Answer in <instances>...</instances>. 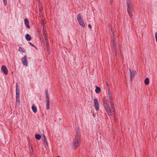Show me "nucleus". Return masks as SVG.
Segmentation results:
<instances>
[{
	"label": "nucleus",
	"instance_id": "nucleus-43",
	"mask_svg": "<svg viewBox=\"0 0 157 157\" xmlns=\"http://www.w3.org/2000/svg\"><path fill=\"white\" fill-rule=\"evenodd\" d=\"M113 0H111V2H113Z\"/></svg>",
	"mask_w": 157,
	"mask_h": 157
},
{
	"label": "nucleus",
	"instance_id": "nucleus-29",
	"mask_svg": "<svg viewBox=\"0 0 157 157\" xmlns=\"http://www.w3.org/2000/svg\"><path fill=\"white\" fill-rule=\"evenodd\" d=\"M155 36L156 41V42L157 43V32L155 33Z\"/></svg>",
	"mask_w": 157,
	"mask_h": 157
},
{
	"label": "nucleus",
	"instance_id": "nucleus-11",
	"mask_svg": "<svg viewBox=\"0 0 157 157\" xmlns=\"http://www.w3.org/2000/svg\"><path fill=\"white\" fill-rule=\"evenodd\" d=\"M24 22L27 28H30L29 22L27 19H25Z\"/></svg>",
	"mask_w": 157,
	"mask_h": 157
},
{
	"label": "nucleus",
	"instance_id": "nucleus-17",
	"mask_svg": "<svg viewBox=\"0 0 157 157\" xmlns=\"http://www.w3.org/2000/svg\"><path fill=\"white\" fill-rule=\"evenodd\" d=\"M149 79L148 78H146L144 80V83L146 85H147L149 84Z\"/></svg>",
	"mask_w": 157,
	"mask_h": 157
},
{
	"label": "nucleus",
	"instance_id": "nucleus-4",
	"mask_svg": "<svg viewBox=\"0 0 157 157\" xmlns=\"http://www.w3.org/2000/svg\"><path fill=\"white\" fill-rule=\"evenodd\" d=\"M77 20L80 25L83 28L85 27V23L82 19V16L80 13H78L77 16Z\"/></svg>",
	"mask_w": 157,
	"mask_h": 157
},
{
	"label": "nucleus",
	"instance_id": "nucleus-20",
	"mask_svg": "<svg viewBox=\"0 0 157 157\" xmlns=\"http://www.w3.org/2000/svg\"><path fill=\"white\" fill-rule=\"evenodd\" d=\"M42 29L44 34H45V35H46V33H47L46 27H43Z\"/></svg>",
	"mask_w": 157,
	"mask_h": 157
},
{
	"label": "nucleus",
	"instance_id": "nucleus-33",
	"mask_svg": "<svg viewBox=\"0 0 157 157\" xmlns=\"http://www.w3.org/2000/svg\"><path fill=\"white\" fill-rule=\"evenodd\" d=\"M29 44H30L31 46H33L35 48H36V49H37V48L35 47L33 44H32L30 42H29Z\"/></svg>",
	"mask_w": 157,
	"mask_h": 157
},
{
	"label": "nucleus",
	"instance_id": "nucleus-12",
	"mask_svg": "<svg viewBox=\"0 0 157 157\" xmlns=\"http://www.w3.org/2000/svg\"><path fill=\"white\" fill-rule=\"evenodd\" d=\"M95 92L97 94H99L101 91V88L97 86H95Z\"/></svg>",
	"mask_w": 157,
	"mask_h": 157
},
{
	"label": "nucleus",
	"instance_id": "nucleus-22",
	"mask_svg": "<svg viewBox=\"0 0 157 157\" xmlns=\"http://www.w3.org/2000/svg\"><path fill=\"white\" fill-rule=\"evenodd\" d=\"M107 104H109L108 100L107 99H105V100L104 105H107Z\"/></svg>",
	"mask_w": 157,
	"mask_h": 157
},
{
	"label": "nucleus",
	"instance_id": "nucleus-39",
	"mask_svg": "<svg viewBox=\"0 0 157 157\" xmlns=\"http://www.w3.org/2000/svg\"><path fill=\"white\" fill-rule=\"evenodd\" d=\"M30 147H31V149H32V150L33 147H32V146L31 145H30Z\"/></svg>",
	"mask_w": 157,
	"mask_h": 157
},
{
	"label": "nucleus",
	"instance_id": "nucleus-18",
	"mask_svg": "<svg viewBox=\"0 0 157 157\" xmlns=\"http://www.w3.org/2000/svg\"><path fill=\"white\" fill-rule=\"evenodd\" d=\"M19 51L22 52H25V49L22 47H20L19 48Z\"/></svg>",
	"mask_w": 157,
	"mask_h": 157
},
{
	"label": "nucleus",
	"instance_id": "nucleus-31",
	"mask_svg": "<svg viewBox=\"0 0 157 157\" xmlns=\"http://www.w3.org/2000/svg\"><path fill=\"white\" fill-rule=\"evenodd\" d=\"M115 55H114V58L115 59L117 56V53H116V51L115 52Z\"/></svg>",
	"mask_w": 157,
	"mask_h": 157
},
{
	"label": "nucleus",
	"instance_id": "nucleus-25",
	"mask_svg": "<svg viewBox=\"0 0 157 157\" xmlns=\"http://www.w3.org/2000/svg\"><path fill=\"white\" fill-rule=\"evenodd\" d=\"M42 28L46 27L45 25V22H44L43 20L42 21Z\"/></svg>",
	"mask_w": 157,
	"mask_h": 157
},
{
	"label": "nucleus",
	"instance_id": "nucleus-37",
	"mask_svg": "<svg viewBox=\"0 0 157 157\" xmlns=\"http://www.w3.org/2000/svg\"><path fill=\"white\" fill-rule=\"evenodd\" d=\"M16 87H18V84L17 83H16Z\"/></svg>",
	"mask_w": 157,
	"mask_h": 157
},
{
	"label": "nucleus",
	"instance_id": "nucleus-15",
	"mask_svg": "<svg viewBox=\"0 0 157 157\" xmlns=\"http://www.w3.org/2000/svg\"><path fill=\"white\" fill-rule=\"evenodd\" d=\"M46 109L48 110L50 109V101H46Z\"/></svg>",
	"mask_w": 157,
	"mask_h": 157
},
{
	"label": "nucleus",
	"instance_id": "nucleus-8",
	"mask_svg": "<svg viewBox=\"0 0 157 157\" xmlns=\"http://www.w3.org/2000/svg\"><path fill=\"white\" fill-rule=\"evenodd\" d=\"M94 105L96 110L98 111L99 109V103L97 99H94Z\"/></svg>",
	"mask_w": 157,
	"mask_h": 157
},
{
	"label": "nucleus",
	"instance_id": "nucleus-32",
	"mask_svg": "<svg viewBox=\"0 0 157 157\" xmlns=\"http://www.w3.org/2000/svg\"><path fill=\"white\" fill-rule=\"evenodd\" d=\"M16 98H20V95H16Z\"/></svg>",
	"mask_w": 157,
	"mask_h": 157
},
{
	"label": "nucleus",
	"instance_id": "nucleus-34",
	"mask_svg": "<svg viewBox=\"0 0 157 157\" xmlns=\"http://www.w3.org/2000/svg\"><path fill=\"white\" fill-rule=\"evenodd\" d=\"M88 26L89 27V28H90V29H91L92 28L91 25H90V24H89L88 25Z\"/></svg>",
	"mask_w": 157,
	"mask_h": 157
},
{
	"label": "nucleus",
	"instance_id": "nucleus-26",
	"mask_svg": "<svg viewBox=\"0 0 157 157\" xmlns=\"http://www.w3.org/2000/svg\"><path fill=\"white\" fill-rule=\"evenodd\" d=\"M46 101H50V98L49 96L47 94H46Z\"/></svg>",
	"mask_w": 157,
	"mask_h": 157
},
{
	"label": "nucleus",
	"instance_id": "nucleus-24",
	"mask_svg": "<svg viewBox=\"0 0 157 157\" xmlns=\"http://www.w3.org/2000/svg\"><path fill=\"white\" fill-rule=\"evenodd\" d=\"M4 3V4L5 6H6L7 4V0H2Z\"/></svg>",
	"mask_w": 157,
	"mask_h": 157
},
{
	"label": "nucleus",
	"instance_id": "nucleus-16",
	"mask_svg": "<svg viewBox=\"0 0 157 157\" xmlns=\"http://www.w3.org/2000/svg\"><path fill=\"white\" fill-rule=\"evenodd\" d=\"M25 38L27 41H30L31 39V37L29 34H27L25 35Z\"/></svg>",
	"mask_w": 157,
	"mask_h": 157
},
{
	"label": "nucleus",
	"instance_id": "nucleus-35",
	"mask_svg": "<svg viewBox=\"0 0 157 157\" xmlns=\"http://www.w3.org/2000/svg\"><path fill=\"white\" fill-rule=\"evenodd\" d=\"M44 34V38H45L46 37H47V33H46V35H45V34Z\"/></svg>",
	"mask_w": 157,
	"mask_h": 157
},
{
	"label": "nucleus",
	"instance_id": "nucleus-23",
	"mask_svg": "<svg viewBox=\"0 0 157 157\" xmlns=\"http://www.w3.org/2000/svg\"><path fill=\"white\" fill-rule=\"evenodd\" d=\"M16 102L17 104H20V98H16Z\"/></svg>",
	"mask_w": 157,
	"mask_h": 157
},
{
	"label": "nucleus",
	"instance_id": "nucleus-28",
	"mask_svg": "<svg viewBox=\"0 0 157 157\" xmlns=\"http://www.w3.org/2000/svg\"><path fill=\"white\" fill-rule=\"evenodd\" d=\"M107 89L108 90V93H111L110 89L109 86L107 87Z\"/></svg>",
	"mask_w": 157,
	"mask_h": 157
},
{
	"label": "nucleus",
	"instance_id": "nucleus-30",
	"mask_svg": "<svg viewBox=\"0 0 157 157\" xmlns=\"http://www.w3.org/2000/svg\"><path fill=\"white\" fill-rule=\"evenodd\" d=\"M16 95H20V94L19 91H16Z\"/></svg>",
	"mask_w": 157,
	"mask_h": 157
},
{
	"label": "nucleus",
	"instance_id": "nucleus-36",
	"mask_svg": "<svg viewBox=\"0 0 157 157\" xmlns=\"http://www.w3.org/2000/svg\"><path fill=\"white\" fill-rule=\"evenodd\" d=\"M19 91V90H18V87H16V91Z\"/></svg>",
	"mask_w": 157,
	"mask_h": 157
},
{
	"label": "nucleus",
	"instance_id": "nucleus-2",
	"mask_svg": "<svg viewBox=\"0 0 157 157\" xmlns=\"http://www.w3.org/2000/svg\"><path fill=\"white\" fill-rule=\"evenodd\" d=\"M81 143L80 136L78 134L75 136L73 140L72 145V149L74 150L76 149L79 146Z\"/></svg>",
	"mask_w": 157,
	"mask_h": 157
},
{
	"label": "nucleus",
	"instance_id": "nucleus-13",
	"mask_svg": "<svg viewBox=\"0 0 157 157\" xmlns=\"http://www.w3.org/2000/svg\"><path fill=\"white\" fill-rule=\"evenodd\" d=\"M109 102H113L111 93H108Z\"/></svg>",
	"mask_w": 157,
	"mask_h": 157
},
{
	"label": "nucleus",
	"instance_id": "nucleus-5",
	"mask_svg": "<svg viewBox=\"0 0 157 157\" xmlns=\"http://www.w3.org/2000/svg\"><path fill=\"white\" fill-rule=\"evenodd\" d=\"M104 108L107 112L108 115L109 116H111L112 115L111 109L109 104L107 105H104Z\"/></svg>",
	"mask_w": 157,
	"mask_h": 157
},
{
	"label": "nucleus",
	"instance_id": "nucleus-19",
	"mask_svg": "<svg viewBox=\"0 0 157 157\" xmlns=\"http://www.w3.org/2000/svg\"><path fill=\"white\" fill-rule=\"evenodd\" d=\"M35 137L36 139L39 140L41 138V136L39 134H37L35 135Z\"/></svg>",
	"mask_w": 157,
	"mask_h": 157
},
{
	"label": "nucleus",
	"instance_id": "nucleus-40",
	"mask_svg": "<svg viewBox=\"0 0 157 157\" xmlns=\"http://www.w3.org/2000/svg\"><path fill=\"white\" fill-rule=\"evenodd\" d=\"M38 32L39 33H40V31H39V30H38Z\"/></svg>",
	"mask_w": 157,
	"mask_h": 157
},
{
	"label": "nucleus",
	"instance_id": "nucleus-3",
	"mask_svg": "<svg viewBox=\"0 0 157 157\" xmlns=\"http://www.w3.org/2000/svg\"><path fill=\"white\" fill-rule=\"evenodd\" d=\"M112 25L110 24H109V28L110 29V34L111 35V38L113 40V45L114 48L116 50L117 48H118L120 49V52H121V50L120 48V45H118V46H117V43L116 42L114 39V35L113 34L114 33V29L113 28H112Z\"/></svg>",
	"mask_w": 157,
	"mask_h": 157
},
{
	"label": "nucleus",
	"instance_id": "nucleus-27",
	"mask_svg": "<svg viewBox=\"0 0 157 157\" xmlns=\"http://www.w3.org/2000/svg\"><path fill=\"white\" fill-rule=\"evenodd\" d=\"M44 39H45V42L47 44V45L48 44V38H47V37H46L45 38H44Z\"/></svg>",
	"mask_w": 157,
	"mask_h": 157
},
{
	"label": "nucleus",
	"instance_id": "nucleus-7",
	"mask_svg": "<svg viewBox=\"0 0 157 157\" xmlns=\"http://www.w3.org/2000/svg\"><path fill=\"white\" fill-rule=\"evenodd\" d=\"M27 58V56H25L22 57L21 59L22 63L25 66H27L28 65V62Z\"/></svg>",
	"mask_w": 157,
	"mask_h": 157
},
{
	"label": "nucleus",
	"instance_id": "nucleus-44",
	"mask_svg": "<svg viewBox=\"0 0 157 157\" xmlns=\"http://www.w3.org/2000/svg\"><path fill=\"white\" fill-rule=\"evenodd\" d=\"M13 72H12V74H13Z\"/></svg>",
	"mask_w": 157,
	"mask_h": 157
},
{
	"label": "nucleus",
	"instance_id": "nucleus-42",
	"mask_svg": "<svg viewBox=\"0 0 157 157\" xmlns=\"http://www.w3.org/2000/svg\"><path fill=\"white\" fill-rule=\"evenodd\" d=\"M39 11H40V13H41V11L40 10V9H39Z\"/></svg>",
	"mask_w": 157,
	"mask_h": 157
},
{
	"label": "nucleus",
	"instance_id": "nucleus-38",
	"mask_svg": "<svg viewBox=\"0 0 157 157\" xmlns=\"http://www.w3.org/2000/svg\"><path fill=\"white\" fill-rule=\"evenodd\" d=\"M112 112H115V109H112Z\"/></svg>",
	"mask_w": 157,
	"mask_h": 157
},
{
	"label": "nucleus",
	"instance_id": "nucleus-1",
	"mask_svg": "<svg viewBox=\"0 0 157 157\" xmlns=\"http://www.w3.org/2000/svg\"><path fill=\"white\" fill-rule=\"evenodd\" d=\"M126 7L130 17L132 18L133 15L132 14L133 8L132 0H126Z\"/></svg>",
	"mask_w": 157,
	"mask_h": 157
},
{
	"label": "nucleus",
	"instance_id": "nucleus-41",
	"mask_svg": "<svg viewBox=\"0 0 157 157\" xmlns=\"http://www.w3.org/2000/svg\"><path fill=\"white\" fill-rule=\"evenodd\" d=\"M57 157H61L60 156L58 155L57 156Z\"/></svg>",
	"mask_w": 157,
	"mask_h": 157
},
{
	"label": "nucleus",
	"instance_id": "nucleus-21",
	"mask_svg": "<svg viewBox=\"0 0 157 157\" xmlns=\"http://www.w3.org/2000/svg\"><path fill=\"white\" fill-rule=\"evenodd\" d=\"M110 103L111 105V108L112 109H114L115 107H114V104L113 102H110Z\"/></svg>",
	"mask_w": 157,
	"mask_h": 157
},
{
	"label": "nucleus",
	"instance_id": "nucleus-9",
	"mask_svg": "<svg viewBox=\"0 0 157 157\" xmlns=\"http://www.w3.org/2000/svg\"><path fill=\"white\" fill-rule=\"evenodd\" d=\"M2 71L4 74L5 75H7L8 71L6 67L4 65H3L1 67V69Z\"/></svg>",
	"mask_w": 157,
	"mask_h": 157
},
{
	"label": "nucleus",
	"instance_id": "nucleus-6",
	"mask_svg": "<svg viewBox=\"0 0 157 157\" xmlns=\"http://www.w3.org/2000/svg\"><path fill=\"white\" fill-rule=\"evenodd\" d=\"M129 71L130 74V80L131 82H132L133 78L136 74V72L135 70L131 71L130 70H129Z\"/></svg>",
	"mask_w": 157,
	"mask_h": 157
},
{
	"label": "nucleus",
	"instance_id": "nucleus-10",
	"mask_svg": "<svg viewBox=\"0 0 157 157\" xmlns=\"http://www.w3.org/2000/svg\"><path fill=\"white\" fill-rule=\"evenodd\" d=\"M43 138L44 139H43V142L44 145L46 148H47L48 147V144L47 140L45 136L44 135L43 136Z\"/></svg>",
	"mask_w": 157,
	"mask_h": 157
},
{
	"label": "nucleus",
	"instance_id": "nucleus-14",
	"mask_svg": "<svg viewBox=\"0 0 157 157\" xmlns=\"http://www.w3.org/2000/svg\"><path fill=\"white\" fill-rule=\"evenodd\" d=\"M32 109L34 113H36L37 112V107L36 105H32Z\"/></svg>",
	"mask_w": 157,
	"mask_h": 157
}]
</instances>
